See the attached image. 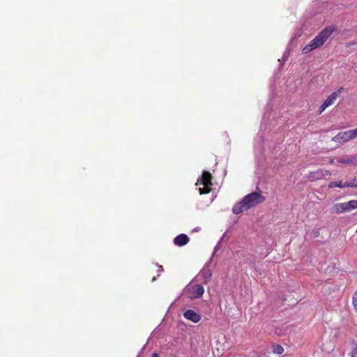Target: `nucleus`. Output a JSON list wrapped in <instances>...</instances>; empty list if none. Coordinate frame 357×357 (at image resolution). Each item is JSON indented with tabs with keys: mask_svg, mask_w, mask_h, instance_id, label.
Wrapping results in <instances>:
<instances>
[{
	"mask_svg": "<svg viewBox=\"0 0 357 357\" xmlns=\"http://www.w3.org/2000/svg\"><path fill=\"white\" fill-rule=\"evenodd\" d=\"M266 197L261 195V190L254 192L245 195L241 202L236 203L232 208L234 214H240L257 204L263 203Z\"/></svg>",
	"mask_w": 357,
	"mask_h": 357,
	"instance_id": "nucleus-1",
	"label": "nucleus"
},
{
	"mask_svg": "<svg viewBox=\"0 0 357 357\" xmlns=\"http://www.w3.org/2000/svg\"><path fill=\"white\" fill-rule=\"evenodd\" d=\"M335 31V27L328 26L319 33V34L313 38L308 45L303 49V53L307 54L312 50L319 47L324 44L327 39Z\"/></svg>",
	"mask_w": 357,
	"mask_h": 357,
	"instance_id": "nucleus-2",
	"label": "nucleus"
},
{
	"mask_svg": "<svg viewBox=\"0 0 357 357\" xmlns=\"http://www.w3.org/2000/svg\"><path fill=\"white\" fill-rule=\"evenodd\" d=\"M197 185H202L203 187L199 188L200 195H205L209 193L212 190V175L209 172L204 171L202 177L197 180Z\"/></svg>",
	"mask_w": 357,
	"mask_h": 357,
	"instance_id": "nucleus-3",
	"label": "nucleus"
},
{
	"mask_svg": "<svg viewBox=\"0 0 357 357\" xmlns=\"http://www.w3.org/2000/svg\"><path fill=\"white\" fill-rule=\"evenodd\" d=\"M204 292V287L199 284H190L185 290L188 296L191 299L200 298Z\"/></svg>",
	"mask_w": 357,
	"mask_h": 357,
	"instance_id": "nucleus-4",
	"label": "nucleus"
},
{
	"mask_svg": "<svg viewBox=\"0 0 357 357\" xmlns=\"http://www.w3.org/2000/svg\"><path fill=\"white\" fill-rule=\"evenodd\" d=\"M342 91H344V88L340 87L336 91L332 93L327 98V99L319 107V114H321L327 107H328L329 106H331L335 103L337 97H339L340 96Z\"/></svg>",
	"mask_w": 357,
	"mask_h": 357,
	"instance_id": "nucleus-5",
	"label": "nucleus"
},
{
	"mask_svg": "<svg viewBox=\"0 0 357 357\" xmlns=\"http://www.w3.org/2000/svg\"><path fill=\"white\" fill-rule=\"evenodd\" d=\"M350 139H352L350 130L340 132L333 138V140L337 142H345L349 141Z\"/></svg>",
	"mask_w": 357,
	"mask_h": 357,
	"instance_id": "nucleus-6",
	"label": "nucleus"
},
{
	"mask_svg": "<svg viewBox=\"0 0 357 357\" xmlns=\"http://www.w3.org/2000/svg\"><path fill=\"white\" fill-rule=\"evenodd\" d=\"M183 317L188 320L192 321L194 323H198L201 319L199 314L197 313L192 310H188L184 312Z\"/></svg>",
	"mask_w": 357,
	"mask_h": 357,
	"instance_id": "nucleus-7",
	"label": "nucleus"
},
{
	"mask_svg": "<svg viewBox=\"0 0 357 357\" xmlns=\"http://www.w3.org/2000/svg\"><path fill=\"white\" fill-rule=\"evenodd\" d=\"M190 241L189 237L184 234H179L174 238V243L178 246H183Z\"/></svg>",
	"mask_w": 357,
	"mask_h": 357,
	"instance_id": "nucleus-8",
	"label": "nucleus"
},
{
	"mask_svg": "<svg viewBox=\"0 0 357 357\" xmlns=\"http://www.w3.org/2000/svg\"><path fill=\"white\" fill-rule=\"evenodd\" d=\"M328 187L330 188L335 187L343 188L346 187H354V183H351V181L345 183H342V181H332L328 184Z\"/></svg>",
	"mask_w": 357,
	"mask_h": 357,
	"instance_id": "nucleus-9",
	"label": "nucleus"
},
{
	"mask_svg": "<svg viewBox=\"0 0 357 357\" xmlns=\"http://www.w3.org/2000/svg\"><path fill=\"white\" fill-rule=\"evenodd\" d=\"M338 162L343 164L357 165V155H352L347 158H342L340 159Z\"/></svg>",
	"mask_w": 357,
	"mask_h": 357,
	"instance_id": "nucleus-10",
	"label": "nucleus"
},
{
	"mask_svg": "<svg viewBox=\"0 0 357 357\" xmlns=\"http://www.w3.org/2000/svg\"><path fill=\"white\" fill-rule=\"evenodd\" d=\"M344 204L345 205L346 211H350L357 208V200L353 199L347 202H344Z\"/></svg>",
	"mask_w": 357,
	"mask_h": 357,
	"instance_id": "nucleus-11",
	"label": "nucleus"
},
{
	"mask_svg": "<svg viewBox=\"0 0 357 357\" xmlns=\"http://www.w3.org/2000/svg\"><path fill=\"white\" fill-rule=\"evenodd\" d=\"M334 212L337 213H341L346 211L345 205L344 203H338L335 204L334 207Z\"/></svg>",
	"mask_w": 357,
	"mask_h": 357,
	"instance_id": "nucleus-12",
	"label": "nucleus"
},
{
	"mask_svg": "<svg viewBox=\"0 0 357 357\" xmlns=\"http://www.w3.org/2000/svg\"><path fill=\"white\" fill-rule=\"evenodd\" d=\"M273 353L276 354H282L284 352V349L281 345L275 344L273 347Z\"/></svg>",
	"mask_w": 357,
	"mask_h": 357,
	"instance_id": "nucleus-13",
	"label": "nucleus"
},
{
	"mask_svg": "<svg viewBox=\"0 0 357 357\" xmlns=\"http://www.w3.org/2000/svg\"><path fill=\"white\" fill-rule=\"evenodd\" d=\"M352 303L354 308L357 310V290L354 292L353 295Z\"/></svg>",
	"mask_w": 357,
	"mask_h": 357,
	"instance_id": "nucleus-14",
	"label": "nucleus"
},
{
	"mask_svg": "<svg viewBox=\"0 0 357 357\" xmlns=\"http://www.w3.org/2000/svg\"><path fill=\"white\" fill-rule=\"evenodd\" d=\"M350 357H357V346L353 348L351 351L349 353Z\"/></svg>",
	"mask_w": 357,
	"mask_h": 357,
	"instance_id": "nucleus-15",
	"label": "nucleus"
},
{
	"mask_svg": "<svg viewBox=\"0 0 357 357\" xmlns=\"http://www.w3.org/2000/svg\"><path fill=\"white\" fill-rule=\"evenodd\" d=\"M352 139H355L357 137V128L354 130H350Z\"/></svg>",
	"mask_w": 357,
	"mask_h": 357,
	"instance_id": "nucleus-16",
	"label": "nucleus"
},
{
	"mask_svg": "<svg viewBox=\"0 0 357 357\" xmlns=\"http://www.w3.org/2000/svg\"><path fill=\"white\" fill-rule=\"evenodd\" d=\"M351 183H354V187H357V181L355 179L351 181Z\"/></svg>",
	"mask_w": 357,
	"mask_h": 357,
	"instance_id": "nucleus-17",
	"label": "nucleus"
},
{
	"mask_svg": "<svg viewBox=\"0 0 357 357\" xmlns=\"http://www.w3.org/2000/svg\"><path fill=\"white\" fill-rule=\"evenodd\" d=\"M151 357H158V354H156V353H153V354H152Z\"/></svg>",
	"mask_w": 357,
	"mask_h": 357,
	"instance_id": "nucleus-18",
	"label": "nucleus"
},
{
	"mask_svg": "<svg viewBox=\"0 0 357 357\" xmlns=\"http://www.w3.org/2000/svg\"><path fill=\"white\" fill-rule=\"evenodd\" d=\"M160 268L161 269V271L163 270L162 266H160Z\"/></svg>",
	"mask_w": 357,
	"mask_h": 357,
	"instance_id": "nucleus-19",
	"label": "nucleus"
},
{
	"mask_svg": "<svg viewBox=\"0 0 357 357\" xmlns=\"http://www.w3.org/2000/svg\"><path fill=\"white\" fill-rule=\"evenodd\" d=\"M356 233L357 234V229H356Z\"/></svg>",
	"mask_w": 357,
	"mask_h": 357,
	"instance_id": "nucleus-20",
	"label": "nucleus"
},
{
	"mask_svg": "<svg viewBox=\"0 0 357 357\" xmlns=\"http://www.w3.org/2000/svg\"><path fill=\"white\" fill-rule=\"evenodd\" d=\"M356 44H357V42H356Z\"/></svg>",
	"mask_w": 357,
	"mask_h": 357,
	"instance_id": "nucleus-21",
	"label": "nucleus"
}]
</instances>
